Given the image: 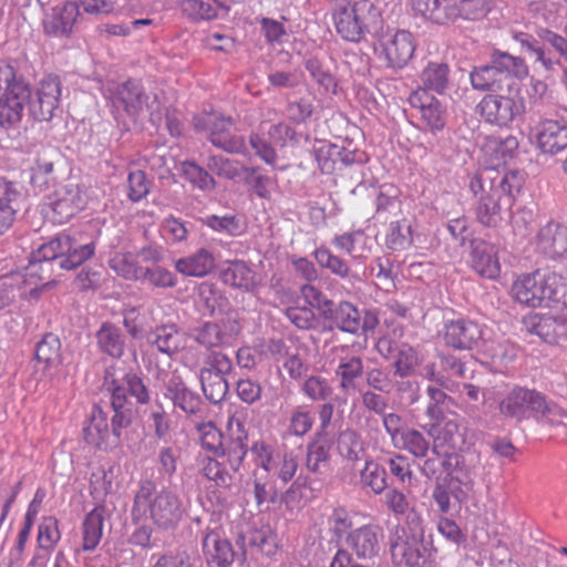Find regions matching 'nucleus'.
Masks as SVG:
<instances>
[{
	"label": "nucleus",
	"instance_id": "nucleus-1",
	"mask_svg": "<svg viewBox=\"0 0 567 567\" xmlns=\"http://www.w3.org/2000/svg\"><path fill=\"white\" fill-rule=\"evenodd\" d=\"M524 175L518 171L499 172L485 167L470 181V189L477 198L475 215L485 227H497L503 213L509 210L523 188Z\"/></svg>",
	"mask_w": 567,
	"mask_h": 567
},
{
	"label": "nucleus",
	"instance_id": "nucleus-2",
	"mask_svg": "<svg viewBox=\"0 0 567 567\" xmlns=\"http://www.w3.org/2000/svg\"><path fill=\"white\" fill-rule=\"evenodd\" d=\"M95 248L93 240L83 243L76 235L59 233L31 252L28 274L45 280L60 270H74L94 257Z\"/></svg>",
	"mask_w": 567,
	"mask_h": 567
},
{
	"label": "nucleus",
	"instance_id": "nucleus-3",
	"mask_svg": "<svg viewBox=\"0 0 567 567\" xmlns=\"http://www.w3.org/2000/svg\"><path fill=\"white\" fill-rule=\"evenodd\" d=\"M146 514L158 530L173 532L186 519L187 508L176 492L169 488L156 492L154 483L146 481L134 496L132 520L138 523Z\"/></svg>",
	"mask_w": 567,
	"mask_h": 567
},
{
	"label": "nucleus",
	"instance_id": "nucleus-4",
	"mask_svg": "<svg viewBox=\"0 0 567 567\" xmlns=\"http://www.w3.org/2000/svg\"><path fill=\"white\" fill-rule=\"evenodd\" d=\"M525 60L501 50L491 53L486 64L473 66L470 82L475 91L487 94L512 93L520 90V81L528 76Z\"/></svg>",
	"mask_w": 567,
	"mask_h": 567
},
{
	"label": "nucleus",
	"instance_id": "nucleus-5",
	"mask_svg": "<svg viewBox=\"0 0 567 567\" xmlns=\"http://www.w3.org/2000/svg\"><path fill=\"white\" fill-rule=\"evenodd\" d=\"M499 412L505 417L517 422L529 417H542L546 423L556 426L563 423L567 412L554 401L536 389L527 386H513L499 402Z\"/></svg>",
	"mask_w": 567,
	"mask_h": 567
},
{
	"label": "nucleus",
	"instance_id": "nucleus-6",
	"mask_svg": "<svg viewBox=\"0 0 567 567\" xmlns=\"http://www.w3.org/2000/svg\"><path fill=\"white\" fill-rule=\"evenodd\" d=\"M331 13L337 33L349 42H360L382 24L381 11L372 0L338 3Z\"/></svg>",
	"mask_w": 567,
	"mask_h": 567
},
{
	"label": "nucleus",
	"instance_id": "nucleus-7",
	"mask_svg": "<svg viewBox=\"0 0 567 567\" xmlns=\"http://www.w3.org/2000/svg\"><path fill=\"white\" fill-rule=\"evenodd\" d=\"M512 293L519 303L536 308L559 302L566 295V287L556 272L536 270L515 281Z\"/></svg>",
	"mask_w": 567,
	"mask_h": 567
},
{
	"label": "nucleus",
	"instance_id": "nucleus-8",
	"mask_svg": "<svg viewBox=\"0 0 567 567\" xmlns=\"http://www.w3.org/2000/svg\"><path fill=\"white\" fill-rule=\"evenodd\" d=\"M111 427L109 413L100 405H94L86 425L83 429L84 441L101 450L109 451L118 446L122 439V431L127 429L132 421L126 412L112 409Z\"/></svg>",
	"mask_w": 567,
	"mask_h": 567
},
{
	"label": "nucleus",
	"instance_id": "nucleus-9",
	"mask_svg": "<svg viewBox=\"0 0 567 567\" xmlns=\"http://www.w3.org/2000/svg\"><path fill=\"white\" fill-rule=\"evenodd\" d=\"M29 97L28 82L13 66L0 61V125L11 126L22 118Z\"/></svg>",
	"mask_w": 567,
	"mask_h": 567
},
{
	"label": "nucleus",
	"instance_id": "nucleus-10",
	"mask_svg": "<svg viewBox=\"0 0 567 567\" xmlns=\"http://www.w3.org/2000/svg\"><path fill=\"white\" fill-rule=\"evenodd\" d=\"M476 111L485 123L509 127L525 114L526 101L522 89L512 93L485 94L476 105Z\"/></svg>",
	"mask_w": 567,
	"mask_h": 567
},
{
	"label": "nucleus",
	"instance_id": "nucleus-11",
	"mask_svg": "<svg viewBox=\"0 0 567 567\" xmlns=\"http://www.w3.org/2000/svg\"><path fill=\"white\" fill-rule=\"evenodd\" d=\"M105 384L111 392L110 408L128 413L132 422L134 404L128 396L141 405L148 404L151 401L148 384L135 372H127L121 380H117L106 371Z\"/></svg>",
	"mask_w": 567,
	"mask_h": 567
},
{
	"label": "nucleus",
	"instance_id": "nucleus-12",
	"mask_svg": "<svg viewBox=\"0 0 567 567\" xmlns=\"http://www.w3.org/2000/svg\"><path fill=\"white\" fill-rule=\"evenodd\" d=\"M80 6L84 12L91 14L110 13L114 9L113 2L106 0H80V4L68 1L62 7L53 8L52 14L43 20L45 33L54 37H69L80 16Z\"/></svg>",
	"mask_w": 567,
	"mask_h": 567
},
{
	"label": "nucleus",
	"instance_id": "nucleus-13",
	"mask_svg": "<svg viewBox=\"0 0 567 567\" xmlns=\"http://www.w3.org/2000/svg\"><path fill=\"white\" fill-rule=\"evenodd\" d=\"M112 104L115 109L123 111L131 117H137L145 106L150 113V121L157 124L162 120L157 95H146L141 84L128 80L118 85L111 95Z\"/></svg>",
	"mask_w": 567,
	"mask_h": 567
},
{
	"label": "nucleus",
	"instance_id": "nucleus-14",
	"mask_svg": "<svg viewBox=\"0 0 567 567\" xmlns=\"http://www.w3.org/2000/svg\"><path fill=\"white\" fill-rule=\"evenodd\" d=\"M390 550L395 563L409 567H427L432 557V546L425 537L405 534L400 525L391 533Z\"/></svg>",
	"mask_w": 567,
	"mask_h": 567
},
{
	"label": "nucleus",
	"instance_id": "nucleus-15",
	"mask_svg": "<svg viewBox=\"0 0 567 567\" xmlns=\"http://www.w3.org/2000/svg\"><path fill=\"white\" fill-rule=\"evenodd\" d=\"M85 207L79 184L66 183L54 190L43 205V212L54 224H64Z\"/></svg>",
	"mask_w": 567,
	"mask_h": 567
},
{
	"label": "nucleus",
	"instance_id": "nucleus-16",
	"mask_svg": "<svg viewBox=\"0 0 567 567\" xmlns=\"http://www.w3.org/2000/svg\"><path fill=\"white\" fill-rule=\"evenodd\" d=\"M344 543L362 561H374L384 548V530L378 524H365L347 533Z\"/></svg>",
	"mask_w": 567,
	"mask_h": 567
},
{
	"label": "nucleus",
	"instance_id": "nucleus-17",
	"mask_svg": "<svg viewBox=\"0 0 567 567\" xmlns=\"http://www.w3.org/2000/svg\"><path fill=\"white\" fill-rule=\"evenodd\" d=\"M198 132H207L208 140L216 146L228 153H240L245 143L243 137L230 135L229 128L233 121L218 114L197 115L193 118Z\"/></svg>",
	"mask_w": 567,
	"mask_h": 567
},
{
	"label": "nucleus",
	"instance_id": "nucleus-18",
	"mask_svg": "<svg viewBox=\"0 0 567 567\" xmlns=\"http://www.w3.org/2000/svg\"><path fill=\"white\" fill-rule=\"evenodd\" d=\"M29 97L25 101L30 115L39 122L50 121L60 104L61 82L56 75L44 78L32 95V89L28 83Z\"/></svg>",
	"mask_w": 567,
	"mask_h": 567
},
{
	"label": "nucleus",
	"instance_id": "nucleus-19",
	"mask_svg": "<svg viewBox=\"0 0 567 567\" xmlns=\"http://www.w3.org/2000/svg\"><path fill=\"white\" fill-rule=\"evenodd\" d=\"M380 56L386 68L403 69L412 59L415 44L411 32L405 30L388 31L379 39Z\"/></svg>",
	"mask_w": 567,
	"mask_h": 567
},
{
	"label": "nucleus",
	"instance_id": "nucleus-20",
	"mask_svg": "<svg viewBox=\"0 0 567 567\" xmlns=\"http://www.w3.org/2000/svg\"><path fill=\"white\" fill-rule=\"evenodd\" d=\"M317 264L329 270L332 275L341 279L344 284L354 287L363 281L365 276L364 268L355 261L354 258L346 259L334 255L326 246H321L313 251Z\"/></svg>",
	"mask_w": 567,
	"mask_h": 567
},
{
	"label": "nucleus",
	"instance_id": "nucleus-21",
	"mask_svg": "<svg viewBox=\"0 0 567 567\" xmlns=\"http://www.w3.org/2000/svg\"><path fill=\"white\" fill-rule=\"evenodd\" d=\"M443 340L455 350H474L483 344V330L470 319L451 320L444 324Z\"/></svg>",
	"mask_w": 567,
	"mask_h": 567
},
{
	"label": "nucleus",
	"instance_id": "nucleus-22",
	"mask_svg": "<svg viewBox=\"0 0 567 567\" xmlns=\"http://www.w3.org/2000/svg\"><path fill=\"white\" fill-rule=\"evenodd\" d=\"M470 249V262L474 271L481 277L496 279L501 274L496 246L482 238H472Z\"/></svg>",
	"mask_w": 567,
	"mask_h": 567
},
{
	"label": "nucleus",
	"instance_id": "nucleus-23",
	"mask_svg": "<svg viewBox=\"0 0 567 567\" xmlns=\"http://www.w3.org/2000/svg\"><path fill=\"white\" fill-rule=\"evenodd\" d=\"M313 155L322 174H333L358 161L357 151L333 143L321 142L320 146L313 147Z\"/></svg>",
	"mask_w": 567,
	"mask_h": 567
},
{
	"label": "nucleus",
	"instance_id": "nucleus-24",
	"mask_svg": "<svg viewBox=\"0 0 567 567\" xmlns=\"http://www.w3.org/2000/svg\"><path fill=\"white\" fill-rule=\"evenodd\" d=\"M218 277L223 284L247 292L254 291L260 284L257 272L249 262L240 259L221 262Z\"/></svg>",
	"mask_w": 567,
	"mask_h": 567
},
{
	"label": "nucleus",
	"instance_id": "nucleus-25",
	"mask_svg": "<svg viewBox=\"0 0 567 567\" xmlns=\"http://www.w3.org/2000/svg\"><path fill=\"white\" fill-rule=\"evenodd\" d=\"M25 199L27 194L19 183L0 179V234L11 227Z\"/></svg>",
	"mask_w": 567,
	"mask_h": 567
},
{
	"label": "nucleus",
	"instance_id": "nucleus-26",
	"mask_svg": "<svg viewBox=\"0 0 567 567\" xmlns=\"http://www.w3.org/2000/svg\"><path fill=\"white\" fill-rule=\"evenodd\" d=\"M163 395L173 403L174 408L181 409L186 414L195 415L202 411L203 400L200 395L188 389L178 375H173L165 381Z\"/></svg>",
	"mask_w": 567,
	"mask_h": 567
},
{
	"label": "nucleus",
	"instance_id": "nucleus-27",
	"mask_svg": "<svg viewBox=\"0 0 567 567\" xmlns=\"http://www.w3.org/2000/svg\"><path fill=\"white\" fill-rule=\"evenodd\" d=\"M248 434L240 421L236 422L234 427L231 423L228 425V432L224 436L223 447L217 456H226L230 468L238 472L248 451Z\"/></svg>",
	"mask_w": 567,
	"mask_h": 567
},
{
	"label": "nucleus",
	"instance_id": "nucleus-28",
	"mask_svg": "<svg viewBox=\"0 0 567 567\" xmlns=\"http://www.w3.org/2000/svg\"><path fill=\"white\" fill-rule=\"evenodd\" d=\"M203 553L208 564L228 567L236 559V551L230 542L219 532L208 530L202 542Z\"/></svg>",
	"mask_w": 567,
	"mask_h": 567
},
{
	"label": "nucleus",
	"instance_id": "nucleus-29",
	"mask_svg": "<svg viewBox=\"0 0 567 567\" xmlns=\"http://www.w3.org/2000/svg\"><path fill=\"white\" fill-rule=\"evenodd\" d=\"M535 138L543 153L557 154L567 147V124L544 121L538 125Z\"/></svg>",
	"mask_w": 567,
	"mask_h": 567
},
{
	"label": "nucleus",
	"instance_id": "nucleus-30",
	"mask_svg": "<svg viewBox=\"0 0 567 567\" xmlns=\"http://www.w3.org/2000/svg\"><path fill=\"white\" fill-rule=\"evenodd\" d=\"M538 249L549 258H557L567 252V227L548 223L537 236Z\"/></svg>",
	"mask_w": 567,
	"mask_h": 567
},
{
	"label": "nucleus",
	"instance_id": "nucleus-31",
	"mask_svg": "<svg viewBox=\"0 0 567 567\" xmlns=\"http://www.w3.org/2000/svg\"><path fill=\"white\" fill-rule=\"evenodd\" d=\"M150 344L169 357L184 349V337L175 323L161 324L148 333Z\"/></svg>",
	"mask_w": 567,
	"mask_h": 567
},
{
	"label": "nucleus",
	"instance_id": "nucleus-32",
	"mask_svg": "<svg viewBox=\"0 0 567 567\" xmlns=\"http://www.w3.org/2000/svg\"><path fill=\"white\" fill-rule=\"evenodd\" d=\"M97 347L101 352L121 359L125 353V336L115 324L105 321L95 333Z\"/></svg>",
	"mask_w": 567,
	"mask_h": 567
},
{
	"label": "nucleus",
	"instance_id": "nucleus-33",
	"mask_svg": "<svg viewBox=\"0 0 567 567\" xmlns=\"http://www.w3.org/2000/svg\"><path fill=\"white\" fill-rule=\"evenodd\" d=\"M215 266L213 254L200 248L195 254L175 261L176 271L187 277H205Z\"/></svg>",
	"mask_w": 567,
	"mask_h": 567
},
{
	"label": "nucleus",
	"instance_id": "nucleus-34",
	"mask_svg": "<svg viewBox=\"0 0 567 567\" xmlns=\"http://www.w3.org/2000/svg\"><path fill=\"white\" fill-rule=\"evenodd\" d=\"M493 0H454L447 4V23L457 18L476 21L484 18L492 9Z\"/></svg>",
	"mask_w": 567,
	"mask_h": 567
},
{
	"label": "nucleus",
	"instance_id": "nucleus-35",
	"mask_svg": "<svg viewBox=\"0 0 567 567\" xmlns=\"http://www.w3.org/2000/svg\"><path fill=\"white\" fill-rule=\"evenodd\" d=\"M420 78L425 89L444 94L450 86V66L444 62H430Z\"/></svg>",
	"mask_w": 567,
	"mask_h": 567
},
{
	"label": "nucleus",
	"instance_id": "nucleus-36",
	"mask_svg": "<svg viewBox=\"0 0 567 567\" xmlns=\"http://www.w3.org/2000/svg\"><path fill=\"white\" fill-rule=\"evenodd\" d=\"M105 507L95 506L84 518L83 522V549L91 551L99 545L104 522Z\"/></svg>",
	"mask_w": 567,
	"mask_h": 567
},
{
	"label": "nucleus",
	"instance_id": "nucleus-37",
	"mask_svg": "<svg viewBox=\"0 0 567 567\" xmlns=\"http://www.w3.org/2000/svg\"><path fill=\"white\" fill-rule=\"evenodd\" d=\"M331 323L343 332L359 333L360 310L350 301H340L330 318Z\"/></svg>",
	"mask_w": 567,
	"mask_h": 567
},
{
	"label": "nucleus",
	"instance_id": "nucleus-38",
	"mask_svg": "<svg viewBox=\"0 0 567 567\" xmlns=\"http://www.w3.org/2000/svg\"><path fill=\"white\" fill-rule=\"evenodd\" d=\"M199 379L205 398L213 404L225 400L229 385L226 377L215 374L210 370H200Z\"/></svg>",
	"mask_w": 567,
	"mask_h": 567
},
{
	"label": "nucleus",
	"instance_id": "nucleus-39",
	"mask_svg": "<svg viewBox=\"0 0 567 567\" xmlns=\"http://www.w3.org/2000/svg\"><path fill=\"white\" fill-rule=\"evenodd\" d=\"M480 470V455L468 453L466 455L460 453V462L453 480L464 486L466 491H473L475 478Z\"/></svg>",
	"mask_w": 567,
	"mask_h": 567
},
{
	"label": "nucleus",
	"instance_id": "nucleus-40",
	"mask_svg": "<svg viewBox=\"0 0 567 567\" xmlns=\"http://www.w3.org/2000/svg\"><path fill=\"white\" fill-rule=\"evenodd\" d=\"M401 208L399 190L393 185H382L375 198V217L386 220Z\"/></svg>",
	"mask_w": 567,
	"mask_h": 567
},
{
	"label": "nucleus",
	"instance_id": "nucleus-41",
	"mask_svg": "<svg viewBox=\"0 0 567 567\" xmlns=\"http://www.w3.org/2000/svg\"><path fill=\"white\" fill-rule=\"evenodd\" d=\"M240 181H243L259 198H270L271 194L269 187L275 183V179L262 174L259 166H246Z\"/></svg>",
	"mask_w": 567,
	"mask_h": 567
},
{
	"label": "nucleus",
	"instance_id": "nucleus-42",
	"mask_svg": "<svg viewBox=\"0 0 567 567\" xmlns=\"http://www.w3.org/2000/svg\"><path fill=\"white\" fill-rule=\"evenodd\" d=\"M194 340L210 350L213 348L226 346L224 332L220 330V323L217 321H206L202 326L192 330Z\"/></svg>",
	"mask_w": 567,
	"mask_h": 567
},
{
	"label": "nucleus",
	"instance_id": "nucleus-43",
	"mask_svg": "<svg viewBox=\"0 0 567 567\" xmlns=\"http://www.w3.org/2000/svg\"><path fill=\"white\" fill-rule=\"evenodd\" d=\"M422 121L432 133L441 132L446 125V110L443 104L435 97H431L427 103L421 106Z\"/></svg>",
	"mask_w": 567,
	"mask_h": 567
},
{
	"label": "nucleus",
	"instance_id": "nucleus-44",
	"mask_svg": "<svg viewBox=\"0 0 567 567\" xmlns=\"http://www.w3.org/2000/svg\"><path fill=\"white\" fill-rule=\"evenodd\" d=\"M363 362L360 357L344 358L339 363L336 374L341 378L342 390H354L355 380L363 374Z\"/></svg>",
	"mask_w": 567,
	"mask_h": 567
},
{
	"label": "nucleus",
	"instance_id": "nucleus-45",
	"mask_svg": "<svg viewBox=\"0 0 567 567\" xmlns=\"http://www.w3.org/2000/svg\"><path fill=\"white\" fill-rule=\"evenodd\" d=\"M412 10L423 18L437 23H447V4L443 6L441 0H409Z\"/></svg>",
	"mask_w": 567,
	"mask_h": 567
},
{
	"label": "nucleus",
	"instance_id": "nucleus-46",
	"mask_svg": "<svg viewBox=\"0 0 567 567\" xmlns=\"http://www.w3.org/2000/svg\"><path fill=\"white\" fill-rule=\"evenodd\" d=\"M61 357V341L54 333L48 332L37 343L34 358L47 367L55 364Z\"/></svg>",
	"mask_w": 567,
	"mask_h": 567
},
{
	"label": "nucleus",
	"instance_id": "nucleus-47",
	"mask_svg": "<svg viewBox=\"0 0 567 567\" xmlns=\"http://www.w3.org/2000/svg\"><path fill=\"white\" fill-rule=\"evenodd\" d=\"M207 167L219 177L229 181H240L245 165L219 155H212L207 159Z\"/></svg>",
	"mask_w": 567,
	"mask_h": 567
},
{
	"label": "nucleus",
	"instance_id": "nucleus-48",
	"mask_svg": "<svg viewBox=\"0 0 567 567\" xmlns=\"http://www.w3.org/2000/svg\"><path fill=\"white\" fill-rule=\"evenodd\" d=\"M464 430L455 421H446L442 427L435 430L436 441H441L454 451L463 452L467 449Z\"/></svg>",
	"mask_w": 567,
	"mask_h": 567
},
{
	"label": "nucleus",
	"instance_id": "nucleus-49",
	"mask_svg": "<svg viewBox=\"0 0 567 567\" xmlns=\"http://www.w3.org/2000/svg\"><path fill=\"white\" fill-rule=\"evenodd\" d=\"M105 276V268L102 264L85 265L76 274L74 284L81 291L97 290Z\"/></svg>",
	"mask_w": 567,
	"mask_h": 567
},
{
	"label": "nucleus",
	"instance_id": "nucleus-50",
	"mask_svg": "<svg viewBox=\"0 0 567 567\" xmlns=\"http://www.w3.org/2000/svg\"><path fill=\"white\" fill-rule=\"evenodd\" d=\"M179 7L183 14L195 22L209 21L218 16L216 7L206 0H182Z\"/></svg>",
	"mask_w": 567,
	"mask_h": 567
},
{
	"label": "nucleus",
	"instance_id": "nucleus-51",
	"mask_svg": "<svg viewBox=\"0 0 567 567\" xmlns=\"http://www.w3.org/2000/svg\"><path fill=\"white\" fill-rule=\"evenodd\" d=\"M419 363L416 351L408 346L402 344L394 354L392 367L394 377L405 379L413 374Z\"/></svg>",
	"mask_w": 567,
	"mask_h": 567
},
{
	"label": "nucleus",
	"instance_id": "nucleus-52",
	"mask_svg": "<svg viewBox=\"0 0 567 567\" xmlns=\"http://www.w3.org/2000/svg\"><path fill=\"white\" fill-rule=\"evenodd\" d=\"M361 481L375 494H381L388 487V473L384 466L374 461H367L361 471Z\"/></svg>",
	"mask_w": 567,
	"mask_h": 567
},
{
	"label": "nucleus",
	"instance_id": "nucleus-53",
	"mask_svg": "<svg viewBox=\"0 0 567 567\" xmlns=\"http://www.w3.org/2000/svg\"><path fill=\"white\" fill-rule=\"evenodd\" d=\"M413 243L412 225L406 220L391 224L390 233L386 236V247L392 250H404Z\"/></svg>",
	"mask_w": 567,
	"mask_h": 567
},
{
	"label": "nucleus",
	"instance_id": "nucleus-54",
	"mask_svg": "<svg viewBox=\"0 0 567 567\" xmlns=\"http://www.w3.org/2000/svg\"><path fill=\"white\" fill-rule=\"evenodd\" d=\"M61 538L59 522L53 516H45L38 526V546L39 548L51 551Z\"/></svg>",
	"mask_w": 567,
	"mask_h": 567
},
{
	"label": "nucleus",
	"instance_id": "nucleus-55",
	"mask_svg": "<svg viewBox=\"0 0 567 567\" xmlns=\"http://www.w3.org/2000/svg\"><path fill=\"white\" fill-rule=\"evenodd\" d=\"M199 301L205 307V315L214 317L217 311H221L227 303V298L212 284L203 282L198 287Z\"/></svg>",
	"mask_w": 567,
	"mask_h": 567
},
{
	"label": "nucleus",
	"instance_id": "nucleus-56",
	"mask_svg": "<svg viewBox=\"0 0 567 567\" xmlns=\"http://www.w3.org/2000/svg\"><path fill=\"white\" fill-rule=\"evenodd\" d=\"M62 155L58 147L53 145H41L37 151V157L32 168L44 173V175L55 176L54 168L62 164Z\"/></svg>",
	"mask_w": 567,
	"mask_h": 567
},
{
	"label": "nucleus",
	"instance_id": "nucleus-57",
	"mask_svg": "<svg viewBox=\"0 0 567 567\" xmlns=\"http://www.w3.org/2000/svg\"><path fill=\"white\" fill-rule=\"evenodd\" d=\"M306 70L310 73L312 80L324 90V92L337 94L338 83L336 78L324 69L317 58H310L305 63Z\"/></svg>",
	"mask_w": 567,
	"mask_h": 567
},
{
	"label": "nucleus",
	"instance_id": "nucleus-58",
	"mask_svg": "<svg viewBox=\"0 0 567 567\" xmlns=\"http://www.w3.org/2000/svg\"><path fill=\"white\" fill-rule=\"evenodd\" d=\"M338 450L343 457L350 461L360 460V453L363 452L360 435L351 429L341 431L338 437Z\"/></svg>",
	"mask_w": 567,
	"mask_h": 567
},
{
	"label": "nucleus",
	"instance_id": "nucleus-59",
	"mask_svg": "<svg viewBox=\"0 0 567 567\" xmlns=\"http://www.w3.org/2000/svg\"><path fill=\"white\" fill-rule=\"evenodd\" d=\"M110 267L127 280H142L144 268L131 255L116 256L110 260Z\"/></svg>",
	"mask_w": 567,
	"mask_h": 567
},
{
	"label": "nucleus",
	"instance_id": "nucleus-60",
	"mask_svg": "<svg viewBox=\"0 0 567 567\" xmlns=\"http://www.w3.org/2000/svg\"><path fill=\"white\" fill-rule=\"evenodd\" d=\"M281 19L282 21L267 17L256 19L268 44H281L284 43L285 38L288 35L287 29L284 24L286 18L281 17Z\"/></svg>",
	"mask_w": 567,
	"mask_h": 567
},
{
	"label": "nucleus",
	"instance_id": "nucleus-61",
	"mask_svg": "<svg viewBox=\"0 0 567 567\" xmlns=\"http://www.w3.org/2000/svg\"><path fill=\"white\" fill-rule=\"evenodd\" d=\"M183 172L186 179L202 190H213L216 187L214 177L193 162L184 163Z\"/></svg>",
	"mask_w": 567,
	"mask_h": 567
},
{
	"label": "nucleus",
	"instance_id": "nucleus-62",
	"mask_svg": "<svg viewBox=\"0 0 567 567\" xmlns=\"http://www.w3.org/2000/svg\"><path fill=\"white\" fill-rule=\"evenodd\" d=\"M270 138L279 143L281 146L290 143L291 145H299L302 141H308V134L297 132L293 127L286 123L271 125L268 132Z\"/></svg>",
	"mask_w": 567,
	"mask_h": 567
},
{
	"label": "nucleus",
	"instance_id": "nucleus-63",
	"mask_svg": "<svg viewBox=\"0 0 567 567\" xmlns=\"http://www.w3.org/2000/svg\"><path fill=\"white\" fill-rule=\"evenodd\" d=\"M198 432L200 433L202 447L217 456L223 447L225 434L213 422L199 425Z\"/></svg>",
	"mask_w": 567,
	"mask_h": 567
},
{
	"label": "nucleus",
	"instance_id": "nucleus-64",
	"mask_svg": "<svg viewBox=\"0 0 567 567\" xmlns=\"http://www.w3.org/2000/svg\"><path fill=\"white\" fill-rule=\"evenodd\" d=\"M142 280H146L156 288H173L177 285V278L174 272L158 265L145 267Z\"/></svg>",
	"mask_w": 567,
	"mask_h": 567
}]
</instances>
